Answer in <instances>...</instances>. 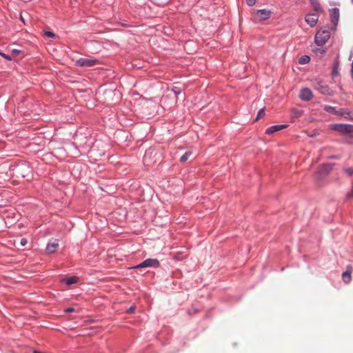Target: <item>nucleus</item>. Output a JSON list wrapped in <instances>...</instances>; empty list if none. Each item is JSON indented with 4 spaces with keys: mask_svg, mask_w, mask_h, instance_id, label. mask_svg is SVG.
Instances as JSON below:
<instances>
[{
    "mask_svg": "<svg viewBox=\"0 0 353 353\" xmlns=\"http://www.w3.org/2000/svg\"><path fill=\"white\" fill-rule=\"evenodd\" d=\"M353 268L351 265H347L346 268V270L342 274V279L343 282L346 284H348L351 282L352 280V272Z\"/></svg>",
    "mask_w": 353,
    "mask_h": 353,
    "instance_id": "nucleus-8",
    "label": "nucleus"
},
{
    "mask_svg": "<svg viewBox=\"0 0 353 353\" xmlns=\"http://www.w3.org/2000/svg\"><path fill=\"white\" fill-rule=\"evenodd\" d=\"M192 152L190 151H187L183 154L180 158V162L185 163L190 157Z\"/></svg>",
    "mask_w": 353,
    "mask_h": 353,
    "instance_id": "nucleus-18",
    "label": "nucleus"
},
{
    "mask_svg": "<svg viewBox=\"0 0 353 353\" xmlns=\"http://www.w3.org/2000/svg\"><path fill=\"white\" fill-rule=\"evenodd\" d=\"M339 62L338 61H335L333 63L332 76L333 77L339 75Z\"/></svg>",
    "mask_w": 353,
    "mask_h": 353,
    "instance_id": "nucleus-16",
    "label": "nucleus"
},
{
    "mask_svg": "<svg viewBox=\"0 0 353 353\" xmlns=\"http://www.w3.org/2000/svg\"><path fill=\"white\" fill-rule=\"evenodd\" d=\"M172 91L174 92V94L176 95V97L177 95H179V94L181 93V90H180V88H178V87H174V88H172Z\"/></svg>",
    "mask_w": 353,
    "mask_h": 353,
    "instance_id": "nucleus-23",
    "label": "nucleus"
},
{
    "mask_svg": "<svg viewBox=\"0 0 353 353\" xmlns=\"http://www.w3.org/2000/svg\"><path fill=\"white\" fill-rule=\"evenodd\" d=\"M352 3L353 4V0H351Z\"/></svg>",
    "mask_w": 353,
    "mask_h": 353,
    "instance_id": "nucleus-32",
    "label": "nucleus"
},
{
    "mask_svg": "<svg viewBox=\"0 0 353 353\" xmlns=\"http://www.w3.org/2000/svg\"><path fill=\"white\" fill-rule=\"evenodd\" d=\"M299 97L303 101H309L313 97V94L310 89L305 88L301 90Z\"/></svg>",
    "mask_w": 353,
    "mask_h": 353,
    "instance_id": "nucleus-6",
    "label": "nucleus"
},
{
    "mask_svg": "<svg viewBox=\"0 0 353 353\" xmlns=\"http://www.w3.org/2000/svg\"><path fill=\"white\" fill-rule=\"evenodd\" d=\"M339 19V9L334 8L330 10V21L334 26H336Z\"/></svg>",
    "mask_w": 353,
    "mask_h": 353,
    "instance_id": "nucleus-9",
    "label": "nucleus"
},
{
    "mask_svg": "<svg viewBox=\"0 0 353 353\" xmlns=\"http://www.w3.org/2000/svg\"><path fill=\"white\" fill-rule=\"evenodd\" d=\"M58 247H59V243L57 242V241H54L53 242H50L47 245L46 250L48 253L52 254L57 251Z\"/></svg>",
    "mask_w": 353,
    "mask_h": 353,
    "instance_id": "nucleus-13",
    "label": "nucleus"
},
{
    "mask_svg": "<svg viewBox=\"0 0 353 353\" xmlns=\"http://www.w3.org/2000/svg\"><path fill=\"white\" fill-rule=\"evenodd\" d=\"M160 265L159 261L156 259H147L134 268H158Z\"/></svg>",
    "mask_w": 353,
    "mask_h": 353,
    "instance_id": "nucleus-5",
    "label": "nucleus"
},
{
    "mask_svg": "<svg viewBox=\"0 0 353 353\" xmlns=\"http://www.w3.org/2000/svg\"><path fill=\"white\" fill-rule=\"evenodd\" d=\"M333 164L327 163L323 164L320 165L317 170V174H319L321 176H326L329 174V172L332 170Z\"/></svg>",
    "mask_w": 353,
    "mask_h": 353,
    "instance_id": "nucleus-7",
    "label": "nucleus"
},
{
    "mask_svg": "<svg viewBox=\"0 0 353 353\" xmlns=\"http://www.w3.org/2000/svg\"><path fill=\"white\" fill-rule=\"evenodd\" d=\"M143 161H144L145 162L146 161V154H145V157H144Z\"/></svg>",
    "mask_w": 353,
    "mask_h": 353,
    "instance_id": "nucleus-31",
    "label": "nucleus"
},
{
    "mask_svg": "<svg viewBox=\"0 0 353 353\" xmlns=\"http://www.w3.org/2000/svg\"><path fill=\"white\" fill-rule=\"evenodd\" d=\"M353 199V183H352V189L351 190L347 192V195H346V199L347 200H350V199Z\"/></svg>",
    "mask_w": 353,
    "mask_h": 353,
    "instance_id": "nucleus-21",
    "label": "nucleus"
},
{
    "mask_svg": "<svg viewBox=\"0 0 353 353\" xmlns=\"http://www.w3.org/2000/svg\"><path fill=\"white\" fill-rule=\"evenodd\" d=\"M246 3L249 6H252L256 3V0H246Z\"/></svg>",
    "mask_w": 353,
    "mask_h": 353,
    "instance_id": "nucleus-24",
    "label": "nucleus"
},
{
    "mask_svg": "<svg viewBox=\"0 0 353 353\" xmlns=\"http://www.w3.org/2000/svg\"><path fill=\"white\" fill-rule=\"evenodd\" d=\"M345 172L348 176H352V175H353V168H348L345 169Z\"/></svg>",
    "mask_w": 353,
    "mask_h": 353,
    "instance_id": "nucleus-22",
    "label": "nucleus"
},
{
    "mask_svg": "<svg viewBox=\"0 0 353 353\" xmlns=\"http://www.w3.org/2000/svg\"><path fill=\"white\" fill-rule=\"evenodd\" d=\"M310 61V58L307 55H303L299 59V63L300 64H306L309 63Z\"/></svg>",
    "mask_w": 353,
    "mask_h": 353,
    "instance_id": "nucleus-17",
    "label": "nucleus"
},
{
    "mask_svg": "<svg viewBox=\"0 0 353 353\" xmlns=\"http://www.w3.org/2000/svg\"><path fill=\"white\" fill-rule=\"evenodd\" d=\"M330 37V32L327 30H319L314 38V41L318 46H323Z\"/></svg>",
    "mask_w": 353,
    "mask_h": 353,
    "instance_id": "nucleus-2",
    "label": "nucleus"
},
{
    "mask_svg": "<svg viewBox=\"0 0 353 353\" xmlns=\"http://www.w3.org/2000/svg\"><path fill=\"white\" fill-rule=\"evenodd\" d=\"M324 110L326 112H330V113H335L336 112L335 108H334L332 106H330V105H325L324 107Z\"/></svg>",
    "mask_w": 353,
    "mask_h": 353,
    "instance_id": "nucleus-20",
    "label": "nucleus"
},
{
    "mask_svg": "<svg viewBox=\"0 0 353 353\" xmlns=\"http://www.w3.org/2000/svg\"><path fill=\"white\" fill-rule=\"evenodd\" d=\"M312 86L321 94L331 95V91L329 86L323 81L315 79L312 81Z\"/></svg>",
    "mask_w": 353,
    "mask_h": 353,
    "instance_id": "nucleus-1",
    "label": "nucleus"
},
{
    "mask_svg": "<svg viewBox=\"0 0 353 353\" xmlns=\"http://www.w3.org/2000/svg\"><path fill=\"white\" fill-rule=\"evenodd\" d=\"M78 280H79V279L77 276H70L67 279H63L62 280V282L65 283L67 285H72V284L77 283Z\"/></svg>",
    "mask_w": 353,
    "mask_h": 353,
    "instance_id": "nucleus-15",
    "label": "nucleus"
},
{
    "mask_svg": "<svg viewBox=\"0 0 353 353\" xmlns=\"http://www.w3.org/2000/svg\"><path fill=\"white\" fill-rule=\"evenodd\" d=\"M287 127H288V125H285V124L272 125L266 129L265 134H272L276 132L283 130V129L286 128Z\"/></svg>",
    "mask_w": 353,
    "mask_h": 353,
    "instance_id": "nucleus-12",
    "label": "nucleus"
},
{
    "mask_svg": "<svg viewBox=\"0 0 353 353\" xmlns=\"http://www.w3.org/2000/svg\"><path fill=\"white\" fill-rule=\"evenodd\" d=\"M74 311V308L73 307H68L65 309L66 312H72Z\"/></svg>",
    "mask_w": 353,
    "mask_h": 353,
    "instance_id": "nucleus-29",
    "label": "nucleus"
},
{
    "mask_svg": "<svg viewBox=\"0 0 353 353\" xmlns=\"http://www.w3.org/2000/svg\"><path fill=\"white\" fill-rule=\"evenodd\" d=\"M0 55L5 58L6 59L8 60V61H11V57L7 54H6L5 53H3V52H0Z\"/></svg>",
    "mask_w": 353,
    "mask_h": 353,
    "instance_id": "nucleus-25",
    "label": "nucleus"
},
{
    "mask_svg": "<svg viewBox=\"0 0 353 353\" xmlns=\"http://www.w3.org/2000/svg\"><path fill=\"white\" fill-rule=\"evenodd\" d=\"M265 112L264 109L263 108L260 109L258 111L257 116L255 119V121H257L258 119L263 118L265 116Z\"/></svg>",
    "mask_w": 353,
    "mask_h": 353,
    "instance_id": "nucleus-19",
    "label": "nucleus"
},
{
    "mask_svg": "<svg viewBox=\"0 0 353 353\" xmlns=\"http://www.w3.org/2000/svg\"><path fill=\"white\" fill-rule=\"evenodd\" d=\"M255 12L261 21H265L268 19L271 15V12L265 9L257 10Z\"/></svg>",
    "mask_w": 353,
    "mask_h": 353,
    "instance_id": "nucleus-10",
    "label": "nucleus"
},
{
    "mask_svg": "<svg viewBox=\"0 0 353 353\" xmlns=\"http://www.w3.org/2000/svg\"><path fill=\"white\" fill-rule=\"evenodd\" d=\"M305 21L311 27H314L318 22L319 16L316 14H308L305 16Z\"/></svg>",
    "mask_w": 353,
    "mask_h": 353,
    "instance_id": "nucleus-11",
    "label": "nucleus"
},
{
    "mask_svg": "<svg viewBox=\"0 0 353 353\" xmlns=\"http://www.w3.org/2000/svg\"><path fill=\"white\" fill-rule=\"evenodd\" d=\"M332 129L343 134L353 133V125L350 124H334L332 126Z\"/></svg>",
    "mask_w": 353,
    "mask_h": 353,
    "instance_id": "nucleus-4",
    "label": "nucleus"
},
{
    "mask_svg": "<svg viewBox=\"0 0 353 353\" xmlns=\"http://www.w3.org/2000/svg\"><path fill=\"white\" fill-rule=\"evenodd\" d=\"M21 53V50H17V49H13L12 50V54L14 56H17L19 55V54Z\"/></svg>",
    "mask_w": 353,
    "mask_h": 353,
    "instance_id": "nucleus-26",
    "label": "nucleus"
},
{
    "mask_svg": "<svg viewBox=\"0 0 353 353\" xmlns=\"http://www.w3.org/2000/svg\"><path fill=\"white\" fill-rule=\"evenodd\" d=\"M99 61L92 58H80L75 61V65L82 68H90L94 66Z\"/></svg>",
    "mask_w": 353,
    "mask_h": 353,
    "instance_id": "nucleus-3",
    "label": "nucleus"
},
{
    "mask_svg": "<svg viewBox=\"0 0 353 353\" xmlns=\"http://www.w3.org/2000/svg\"><path fill=\"white\" fill-rule=\"evenodd\" d=\"M20 243L22 246H24L28 243V241L26 239L23 238L21 239Z\"/></svg>",
    "mask_w": 353,
    "mask_h": 353,
    "instance_id": "nucleus-27",
    "label": "nucleus"
},
{
    "mask_svg": "<svg viewBox=\"0 0 353 353\" xmlns=\"http://www.w3.org/2000/svg\"><path fill=\"white\" fill-rule=\"evenodd\" d=\"M313 8L316 12H322V7L319 1V0H309Z\"/></svg>",
    "mask_w": 353,
    "mask_h": 353,
    "instance_id": "nucleus-14",
    "label": "nucleus"
},
{
    "mask_svg": "<svg viewBox=\"0 0 353 353\" xmlns=\"http://www.w3.org/2000/svg\"><path fill=\"white\" fill-rule=\"evenodd\" d=\"M46 34L48 37H51V38H53V37H55L54 34L53 32H50V31L46 32Z\"/></svg>",
    "mask_w": 353,
    "mask_h": 353,
    "instance_id": "nucleus-28",
    "label": "nucleus"
},
{
    "mask_svg": "<svg viewBox=\"0 0 353 353\" xmlns=\"http://www.w3.org/2000/svg\"><path fill=\"white\" fill-rule=\"evenodd\" d=\"M134 307H130L128 310L129 312H132L134 310Z\"/></svg>",
    "mask_w": 353,
    "mask_h": 353,
    "instance_id": "nucleus-30",
    "label": "nucleus"
}]
</instances>
